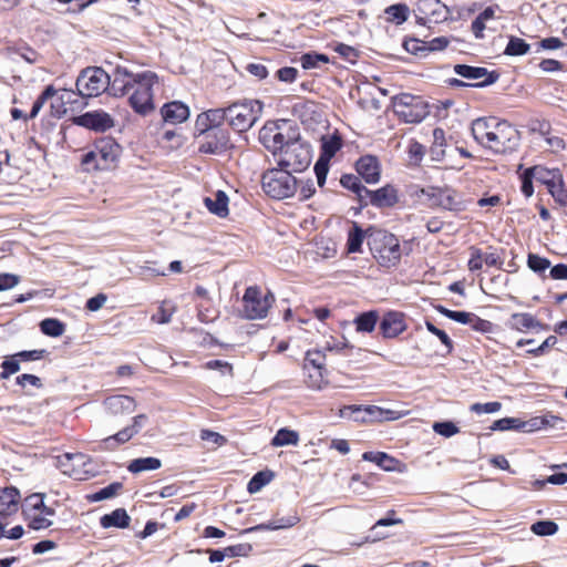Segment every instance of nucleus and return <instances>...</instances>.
I'll return each mask as SVG.
<instances>
[{"mask_svg": "<svg viewBox=\"0 0 567 567\" xmlns=\"http://www.w3.org/2000/svg\"><path fill=\"white\" fill-rule=\"evenodd\" d=\"M158 82V76L151 71L133 73L126 68L117 66L113 72L111 94L124 96L130 94L128 102L132 109L147 115L154 109L153 85Z\"/></svg>", "mask_w": 567, "mask_h": 567, "instance_id": "nucleus-1", "label": "nucleus"}, {"mask_svg": "<svg viewBox=\"0 0 567 567\" xmlns=\"http://www.w3.org/2000/svg\"><path fill=\"white\" fill-rule=\"evenodd\" d=\"M275 157L279 167L300 173L309 167L312 152L310 145L300 138L296 128Z\"/></svg>", "mask_w": 567, "mask_h": 567, "instance_id": "nucleus-2", "label": "nucleus"}, {"mask_svg": "<svg viewBox=\"0 0 567 567\" xmlns=\"http://www.w3.org/2000/svg\"><path fill=\"white\" fill-rule=\"evenodd\" d=\"M120 154L121 146L113 138L104 137L83 155L82 166L86 172L106 171L115 166Z\"/></svg>", "mask_w": 567, "mask_h": 567, "instance_id": "nucleus-3", "label": "nucleus"}, {"mask_svg": "<svg viewBox=\"0 0 567 567\" xmlns=\"http://www.w3.org/2000/svg\"><path fill=\"white\" fill-rule=\"evenodd\" d=\"M261 183L265 193L276 199L291 197L297 190V179L292 172L281 167L265 172Z\"/></svg>", "mask_w": 567, "mask_h": 567, "instance_id": "nucleus-4", "label": "nucleus"}, {"mask_svg": "<svg viewBox=\"0 0 567 567\" xmlns=\"http://www.w3.org/2000/svg\"><path fill=\"white\" fill-rule=\"evenodd\" d=\"M262 104L258 100H244L228 106V124L236 132H246L259 120Z\"/></svg>", "mask_w": 567, "mask_h": 567, "instance_id": "nucleus-5", "label": "nucleus"}, {"mask_svg": "<svg viewBox=\"0 0 567 567\" xmlns=\"http://www.w3.org/2000/svg\"><path fill=\"white\" fill-rule=\"evenodd\" d=\"M75 85L80 96L94 97L107 89L111 91L112 80L102 68L92 66L81 71Z\"/></svg>", "mask_w": 567, "mask_h": 567, "instance_id": "nucleus-6", "label": "nucleus"}, {"mask_svg": "<svg viewBox=\"0 0 567 567\" xmlns=\"http://www.w3.org/2000/svg\"><path fill=\"white\" fill-rule=\"evenodd\" d=\"M241 301L243 317L248 320H257L266 318L275 301V296L270 291L262 293L258 286H250L246 289Z\"/></svg>", "mask_w": 567, "mask_h": 567, "instance_id": "nucleus-7", "label": "nucleus"}, {"mask_svg": "<svg viewBox=\"0 0 567 567\" xmlns=\"http://www.w3.org/2000/svg\"><path fill=\"white\" fill-rule=\"evenodd\" d=\"M519 145V132L507 121H497L486 148L499 154L512 153Z\"/></svg>", "mask_w": 567, "mask_h": 567, "instance_id": "nucleus-8", "label": "nucleus"}, {"mask_svg": "<svg viewBox=\"0 0 567 567\" xmlns=\"http://www.w3.org/2000/svg\"><path fill=\"white\" fill-rule=\"evenodd\" d=\"M295 130L296 127L286 120L268 122L261 127L259 140L275 156L278 151L284 147V144L287 143V140H289L290 134H292Z\"/></svg>", "mask_w": 567, "mask_h": 567, "instance_id": "nucleus-9", "label": "nucleus"}, {"mask_svg": "<svg viewBox=\"0 0 567 567\" xmlns=\"http://www.w3.org/2000/svg\"><path fill=\"white\" fill-rule=\"evenodd\" d=\"M394 112L406 123H420L429 115L426 103L420 96L410 94L396 97Z\"/></svg>", "mask_w": 567, "mask_h": 567, "instance_id": "nucleus-10", "label": "nucleus"}, {"mask_svg": "<svg viewBox=\"0 0 567 567\" xmlns=\"http://www.w3.org/2000/svg\"><path fill=\"white\" fill-rule=\"evenodd\" d=\"M372 250L379 264L385 267L396 265L401 258L399 239L392 234L380 233L374 239Z\"/></svg>", "mask_w": 567, "mask_h": 567, "instance_id": "nucleus-11", "label": "nucleus"}, {"mask_svg": "<svg viewBox=\"0 0 567 567\" xmlns=\"http://www.w3.org/2000/svg\"><path fill=\"white\" fill-rule=\"evenodd\" d=\"M416 18L422 24L427 22L440 23L450 17L449 8L440 0H419L416 3Z\"/></svg>", "mask_w": 567, "mask_h": 567, "instance_id": "nucleus-12", "label": "nucleus"}, {"mask_svg": "<svg viewBox=\"0 0 567 567\" xmlns=\"http://www.w3.org/2000/svg\"><path fill=\"white\" fill-rule=\"evenodd\" d=\"M360 410L355 412L353 421L359 423L393 421L402 415L393 410L383 409L377 405H357Z\"/></svg>", "mask_w": 567, "mask_h": 567, "instance_id": "nucleus-13", "label": "nucleus"}, {"mask_svg": "<svg viewBox=\"0 0 567 567\" xmlns=\"http://www.w3.org/2000/svg\"><path fill=\"white\" fill-rule=\"evenodd\" d=\"M228 143V132L221 127H215L205 135V141L200 144L199 151L206 154H219L227 148Z\"/></svg>", "mask_w": 567, "mask_h": 567, "instance_id": "nucleus-14", "label": "nucleus"}, {"mask_svg": "<svg viewBox=\"0 0 567 567\" xmlns=\"http://www.w3.org/2000/svg\"><path fill=\"white\" fill-rule=\"evenodd\" d=\"M454 72L467 80H482L480 83L474 84V86H485L493 84L497 76L489 73L485 68L480 66H471L466 64H456L454 66Z\"/></svg>", "mask_w": 567, "mask_h": 567, "instance_id": "nucleus-15", "label": "nucleus"}, {"mask_svg": "<svg viewBox=\"0 0 567 567\" xmlns=\"http://www.w3.org/2000/svg\"><path fill=\"white\" fill-rule=\"evenodd\" d=\"M78 123L86 128L101 132L111 128L114 124L112 117L103 111L87 112L78 118Z\"/></svg>", "mask_w": 567, "mask_h": 567, "instance_id": "nucleus-16", "label": "nucleus"}, {"mask_svg": "<svg viewBox=\"0 0 567 567\" xmlns=\"http://www.w3.org/2000/svg\"><path fill=\"white\" fill-rule=\"evenodd\" d=\"M104 406L112 415L131 414L136 409V403L128 395H112L104 401Z\"/></svg>", "mask_w": 567, "mask_h": 567, "instance_id": "nucleus-17", "label": "nucleus"}, {"mask_svg": "<svg viewBox=\"0 0 567 567\" xmlns=\"http://www.w3.org/2000/svg\"><path fill=\"white\" fill-rule=\"evenodd\" d=\"M380 330L384 338L392 339L405 330L403 316L400 312H388L380 322Z\"/></svg>", "mask_w": 567, "mask_h": 567, "instance_id": "nucleus-18", "label": "nucleus"}, {"mask_svg": "<svg viewBox=\"0 0 567 567\" xmlns=\"http://www.w3.org/2000/svg\"><path fill=\"white\" fill-rule=\"evenodd\" d=\"M365 202L380 208L391 207L398 202L396 190L390 185L377 190H369V194H365Z\"/></svg>", "mask_w": 567, "mask_h": 567, "instance_id": "nucleus-19", "label": "nucleus"}, {"mask_svg": "<svg viewBox=\"0 0 567 567\" xmlns=\"http://www.w3.org/2000/svg\"><path fill=\"white\" fill-rule=\"evenodd\" d=\"M358 174L369 184L378 183L380 179L379 162L374 156L367 155L357 162Z\"/></svg>", "mask_w": 567, "mask_h": 567, "instance_id": "nucleus-20", "label": "nucleus"}, {"mask_svg": "<svg viewBox=\"0 0 567 567\" xmlns=\"http://www.w3.org/2000/svg\"><path fill=\"white\" fill-rule=\"evenodd\" d=\"M161 114L166 123L178 124L186 121L189 116V109L186 104L174 101L163 105Z\"/></svg>", "mask_w": 567, "mask_h": 567, "instance_id": "nucleus-21", "label": "nucleus"}, {"mask_svg": "<svg viewBox=\"0 0 567 567\" xmlns=\"http://www.w3.org/2000/svg\"><path fill=\"white\" fill-rule=\"evenodd\" d=\"M483 264L488 267H496L502 265V260L496 251L483 252L477 248H472L471 258L468 260V269L471 271L481 270Z\"/></svg>", "mask_w": 567, "mask_h": 567, "instance_id": "nucleus-22", "label": "nucleus"}, {"mask_svg": "<svg viewBox=\"0 0 567 567\" xmlns=\"http://www.w3.org/2000/svg\"><path fill=\"white\" fill-rule=\"evenodd\" d=\"M20 492L16 487H6L0 492V514L10 516L19 508Z\"/></svg>", "mask_w": 567, "mask_h": 567, "instance_id": "nucleus-23", "label": "nucleus"}, {"mask_svg": "<svg viewBox=\"0 0 567 567\" xmlns=\"http://www.w3.org/2000/svg\"><path fill=\"white\" fill-rule=\"evenodd\" d=\"M498 120L494 117L489 118H476L472 123V134L475 141L482 146H486L489 138L491 132L494 130Z\"/></svg>", "mask_w": 567, "mask_h": 567, "instance_id": "nucleus-24", "label": "nucleus"}, {"mask_svg": "<svg viewBox=\"0 0 567 567\" xmlns=\"http://www.w3.org/2000/svg\"><path fill=\"white\" fill-rule=\"evenodd\" d=\"M299 520L300 517L298 516L297 512H293L288 516L275 518L274 520H270L268 523L259 524L257 526L247 528L245 533H250L254 530H277L280 528H289L298 524Z\"/></svg>", "mask_w": 567, "mask_h": 567, "instance_id": "nucleus-25", "label": "nucleus"}, {"mask_svg": "<svg viewBox=\"0 0 567 567\" xmlns=\"http://www.w3.org/2000/svg\"><path fill=\"white\" fill-rule=\"evenodd\" d=\"M228 196L225 192L218 190L214 194V197H205L204 204L209 213L218 216L226 217L228 215Z\"/></svg>", "mask_w": 567, "mask_h": 567, "instance_id": "nucleus-26", "label": "nucleus"}, {"mask_svg": "<svg viewBox=\"0 0 567 567\" xmlns=\"http://www.w3.org/2000/svg\"><path fill=\"white\" fill-rule=\"evenodd\" d=\"M550 173L547 172L545 168L539 166H534L530 168H527L522 177V193L526 197H530L534 193L533 187V178H536L544 183L545 175H549Z\"/></svg>", "mask_w": 567, "mask_h": 567, "instance_id": "nucleus-27", "label": "nucleus"}, {"mask_svg": "<svg viewBox=\"0 0 567 567\" xmlns=\"http://www.w3.org/2000/svg\"><path fill=\"white\" fill-rule=\"evenodd\" d=\"M539 326V322L536 318L530 313H513L507 321V327L517 330L519 332H525L527 330L534 329Z\"/></svg>", "mask_w": 567, "mask_h": 567, "instance_id": "nucleus-28", "label": "nucleus"}, {"mask_svg": "<svg viewBox=\"0 0 567 567\" xmlns=\"http://www.w3.org/2000/svg\"><path fill=\"white\" fill-rule=\"evenodd\" d=\"M340 184L357 194L359 202L362 206H367L368 202H365V194H369V189L361 184V181L358 176L352 174H346L341 176Z\"/></svg>", "mask_w": 567, "mask_h": 567, "instance_id": "nucleus-29", "label": "nucleus"}, {"mask_svg": "<svg viewBox=\"0 0 567 567\" xmlns=\"http://www.w3.org/2000/svg\"><path fill=\"white\" fill-rule=\"evenodd\" d=\"M544 184L547 185L548 192L557 204L560 206H567V190L564 188V183L560 176L555 178V175H553L551 178H547V175H545Z\"/></svg>", "mask_w": 567, "mask_h": 567, "instance_id": "nucleus-30", "label": "nucleus"}, {"mask_svg": "<svg viewBox=\"0 0 567 567\" xmlns=\"http://www.w3.org/2000/svg\"><path fill=\"white\" fill-rule=\"evenodd\" d=\"M130 516L123 508H117L110 514L101 517V526L104 528L118 527L125 528L130 524Z\"/></svg>", "mask_w": 567, "mask_h": 567, "instance_id": "nucleus-31", "label": "nucleus"}, {"mask_svg": "<svg viewBox=\"0 0 567 567\" xmlns=\"http://www.w3.org/2000/svg\"><path fill=\"white\" fill-rule=\"evenodd\" d=\"M306 372V384L312 390H322L327 384L326 369H303Z\"/></svg>", "mask_w": 567, "mask_h": 567, "instance_id": "nucleus-32", "label": "nucleus"}, {"mask_svg": "<svg viewBox=\"0 0 567 567\" xmlns=\"http://www.w3.org/2000/svg\"><path fill=\"white\" fill-rule=\"evenodd\" d=\"M363 460L375 463L379 467L384 471H394L398 461L383 452H365L362 455Z\"/></svg>", "mask_w": 567, "mask_h": 567, "instance_id": "nucleus-33", "label": "nucleus"}, {"mask_svg": "<svg viewBox=\"0 0 567 567\" xmlns=\"http://www.w3.org/2000/svg\"><path fill=\"white\" fill-rule=\"evenodd\" d=\"M162 466V462L157 457H140L131 461L127 470L131 473L137 474L144 471H155Z\"/></svg>", "mask_w": 567, "mask_h": 567, "instance_id": "nucleus-34", "label": "nucleus"}, {"mask_svg": "<svg viewBox=\"0 0 567 567\" xmlns=\"http://www.w3.org/2000/svg\"><path fill=\"white\" fill-rule=\"evenodd\" d=\"M43 497V494L39 493L27 497L23 505V513L25 514V512L33 513V511H42V513H44L47 516H54V509L44 505Z\"/></svg>", "mask_w": 567, "mask_h": 567, "instance_id": "nucleus-35", "label": "nucleus"}, {"mask_svg": "<svg viewBox=\"0 0 567 567\" xmlns=\"http://www.w3.org/2000/svg\"><path fill=\"white\" fill-rule=\"evenodd\" d=\"M299 435L296 431L289 429H280L271 440V445L275 447L286 445H297Z\"/></svg>", "mask_w": 567, "mask_h": 567, "instance_id": "nucleus-36", "label": "nucleus"}, {"mask_svg": "<svg viewBox=\"0 0 567 567\" xmlns=\"http://www.w3.org/2000/svg\"><path fill=\"white\" fill-rule=\"evenodd\" d=\"M303 369H326V353L323 350H308L303 360Z\"/></svg>", "mask_w": 567, "mask_h": 567, "instance_id": "nucleus-37", "label": "nucleus"}, {"mask_svg": "<svg viewBox=\"0 0 567 567\" xmlns=\"http://www.w3.org/2000/svg\"><path fill=\"white\" fill-rule=\"evenodd\" d=\"M364 233L362 228L357 224L353 223L352 228L349 230L348 234V251L349 252H359L361 251V246L363 243Z\"/></svg>", "mask_w": 567, "mask_h": 567, "instance_id": "nucleus-38", "label": "nucleus"}, {"mask_svg": "<svg viewBox=\"0 0 567 567\" xmlns=\"http://www.w3.org/2000/svg\"><path fill=\"white\" fill-rule=\"evenodd\" d=\"M134 431H132L128 426L124 427L123 430L118 431L114 435H111L106 437L103 441V444L105 449L114 450L118 445L126 443L134 436Z\"/></svg>", "mask_w": 567, "mask_h": 567, "instance_id": "nucleus-39", "label": "nucleus"}, {"mask_svg": "<svg viewBox=\"0 0 567 567\" xmlns=\"http://www.w3.org/2000/svg\"><path fill=\"white\" fill-rule=\"evenodd\" d=\"M25 517L29 520V527L34 530L45 529L52 525L51 516H47L42 511L25 512Z\"/></svg>", "mask_w": 567, "mask_h": 567, "instance_id": "nucleus-40", "label": "nucleus"}, {"mask_svg": "<svg viewBox=\"0 0 567 567\" xmlns=\"http://www.w3.org/2000/svg\"><path fill=\"white\" fill-rule=\"evenodd\" d=\"M378 322V315L374 311L361 313L355 318L354 323L357 331L360 332H372Z\"/></svg>", "mask_w": 567, "mask_h": 567, "instance_id": "nucleus-41", "label": "nucleus"}, {"mask_svg": "<svg viewBox=\"0 0 567 567\" xmlns=\"http://www.w3.org/2000/svg\"><path fill=\"white\" fill-rule=\"evenodd\" d=\"M40 329L43 334L54 338L62 336L65 330L64 324L60 320L53 318L42 320L40 322Z\"/></svg>", "mask_w": 567, "mask_h": 567, "instance_id": "nucleus-42", "label": "nucleus"}, {"mask_svg": "<svg viewBox=\"0 0 567 567\" xmlns=\"http://www.w3.org/2000/svg\"><path fill=\"white\" fill-rule=\"evenodd\" d=\"M529 44L525 40L512 35L508 39L504 53L511 56L524 55L529 51Z\"/></svg>", "mask_w": 567, "mask_h": 567, "instance_id": "nucleus-43", "label": "nucleus"}, {"mask_svg": "<svg viewBox=\"0 0 567 567\" xmlns=\"http://www.w3.org/2000/svg\"><path fill=\"white\" fill-rule=\"evenodd\" d=\"M388 20L398 24L403 23L408 19L409 8L405 4H392L385 9Z\"/></svg>", "mask_w": 567, "mask_h": 567, "instance_id": "nucleus-44", "label": "nucleus"}, {"mask_svg": "<svg viewBox=\"0 0 567 567\" xmlns=\"http://www.w3.org/2000/svg\"><path fill=\"white\" fill-rule=\"evenodd\" d=\"M272 473L268 471H261L256 473L248 483L247 489L250 494L259 492L265 485L270 483Z\"/></svg>", "mask_w": 567, "mask_h": 567, "instance_id": "nucleus-45", "label": "nucleus"}, {"mask_svg": "<svg viewBox=\"0 0 567 567\" xmlns=\"http://www.w3.org/2000/svg\"><path fill=\"white\" fill-rule=\"evenodd\" d=\"M202 118L209 121L214 127H220L226 120L228 122V106L224 109H213L202 113Z\"/></svg>", "mask_w": 567, "mask_h": 567, "instance_id": "nucleus-46", "label": "nucleus"}, {"mask_svg": "<svg viewBox=\"0 0 567 567\" xmlns=\"http://www.w3.org/2000/svg\"><path fill=\"white\" fill-rule=\"evenodd\" d=\"M56 93V90L53 87V85H48L44 91L40 94V96L34 101L32 109L30 111V114L28 115L29 118H34L45 104V102L54 96Z\"/></svg>", "mask_w": 567, "mask_h": 567, "instance_id": "nucleus-47", "label": "nucleus"}, {"mask_svg": "<svg viewBox=\"0 0 567 567\" xmlns=\"http://www.w3.org/2000/svg\"><path fill=\"white\" fill-rule=\"evenodd\" d=\"M436 310L443 316L447 317L451 320H454L458 323L470 324L472 317L474 313L465 312V311H454L450 310L443 306H437Z\"/></svg>", "mask_w": 567, "mask_h": 567, "instance_id": "nucleus-48", "label": "nucleus"}, {"mask_svg": "<svg viewBox=\"0 0 567 567\" xmlns=\"http://www.w3.org/2000/svg\"><path fill=\"white\" fill-rule=\"evenodd\" d=\"M530 529L538 536H550L557 533L558 525L551 520H539L534 523Z\"/></svg>", "mask_w": 567, "mask_h": 567, "instance_id": "nucleus-49", "label": "nucleus"}, {"mask_svg": "<svg viewBox=\"0 0 567 567\" xmlns=\"http://www.w3.org/2000/svg\"><path fill=\"white\" fill-rule=\"evenodd\" d=\"M527 265L534 272L542 275L550 267V261L536 254H528Z\"/></svg>", "mask_w": 567, "mask_h": 567, "instance_id": "nucleus-50", "label": "nucleus"}, {"mask_svg": "<svg viewBox=\"0 0 567 567\" xmlns=\"http://www.w3.org/2000/svg\"><path fill=\"white\" fill-rule=\"evenodd\" d=\"M122 488L121 483H112L106 487L101 488L99 492L94 493L90 496L92 502H100L107 498H111L117 494V492Z\"/></svg>", "mask_w": 567, "mask_h": 567, "instance_id": "nucleus-51", "label": "nucleus"}, {"mask_svg": "<svg viewBox=\"0 0 567 567\" xmlns=\"http://www.w3.org/2000/svg\"><path fill=\"white\" fill-rule=\"evenodd\" d=\"M252 550V546L249 543H243L237 545H231L224 548L226 558L233 557H247Z\"/></svg>", "mask_w": 567, "mask_h": 567, "instance_id": "nucleus-52", "label": "nucleus"}, {"mask_svg": "<svg viewBox=\"0 0 567 567\" xmlns=\"http://www.w3.org/2000/svg\"><path fill=\"white\" fill-rule=\"evenodd\" d=\"M2 372L0 373V380H7L12 374L20 371V363L16 355H11L1 363Z\"/></svg>", "mask_w": 567, "mask_h": 567, "instance_id": "nucleus-53", "label": "nucleus"}, {"mask_svg": "<svg viewBox=\"0 0 567 567\" xmlns=\"http://www.w3.org/2000/svg\"><path fill=\"white\" fill-rule=\"evenodd\" d=\"M328 58L324 54L307 53L301 56V65L306 70L316 69L321 63H327Z\"/></svg>", "mask_w": 567, "mask_h": 567, "instance_id": "nucleus-54", "label": "nucleus"}, {"mask_svg": "<svg viewBox=\"0 0 567 567\" xmlns=\"http://www.w3.org/2000/svg\"><path fill=\"white\" fill-rule=\"evenodd\" d=\"M434 143L431 147V153L434 159H440L444 155L443 142L444 131L442 128H435L433 131Z\"/></svg>", "mask_w": 567, "mask_h": 567, "instance_id": "nucleus-55", "label": "nucleus"}, {"mask_svg": "<svg viewBox=\"0 0 567 567\" xmlns=\"http://www.w3.org/2000/svg\"><path fill=\"white\" fill-rule=\"evenodd\" d=\"M522 425H523V423L518 419L504 417V419H499V420L495 421L492 424L491 430L492 431H507V430L518 429Z\"/></svg>", "mask_w": 567, "mask_h": 567, "instance_id": "nucleus-56", "label": "nucleus"}, {"mask_svg": "<svg viewBox=\"0 0 567 567\" xmlns=\"http://www.w3.org/2000/svg\"><path fill=\"white\" fill-rule=\"evenodd\" d=\"M433 431L444 437H451L458 433V427L450 421L435 422L433 424Z\"/></svg>", "mask_w": 567, "mask_h": 567, "instance_id": "nucleus-57", "label": "nucleus"}, {"mask_svg": "<svg viewBox=\"0 0 567 567\" xmlns=\"http://www.w3.org/2000/svg\"><path fill=\"white\" fill-rule=\"evenodd\" d=\"M341 143L339 137H330L322 142V154L320 157L330 159L340 150Z\"/></svg>", "mask_w": 567, "mask_h": 567, "instance_id": "nucleus-58", "label": "nucleus"}, {"mask_svg": "<svg viewBox=\"0 0 567 567\" xmlns=\"http://www.w3.org/2000/svg\"><path fill=\"white\" fill-rule=\"evenodd\" d=\"M329 161L324 157H319V159L315 164V173L317 176V182L319 186H323L328 172H329Z\"/></svg>", "mask_w": 567, "mask_h": 567, "instance_id": "nucleus-59", "label": "nucleus"}, {"mask_svg": "<svg viewBox=\"0 0 567 567\" xmlns=\"http://www.w3.org/2000/svg\"><path fill=\"white\" fill-rule=\"evenodd\" d=\"M426 326V329L433 333L434 336H436L441 342L446 347V350H447V353H451L452 350H453V342L452 340L450 339V337L446 334L445 331L436 328L432 322L430 321H426L425 323Z\"/></svg>", "mask_w": 567, "mask_h": 567, "instance_id": "nucleus-60", "label": "nucleus"}, {"mask_svg": "<svg viewBox=\"0 0 567 567\" xmlns=\"http://www.w3.org/2000/svg\"><path fill=\"white\" fill-rule=\"evenodd\" d=\"M501 408L502 404L499 402L474 403L471 405V411L476 414H489L498 412Z\"/></svg>", "mask_w": 567, "mask_h": 567, "instance_id": "nucleus-61", "label": "nucleus"}, {"mask_svg": "<svg viewBox=\"0 0 567 567\" xmlns=\"http://www.w3.org/2000/svg\"><path fill=\"white\" fill-rule=\"evenodd\" d=\"M45 350H30V351H20L14 353L16 358L19 360V363L22 361H37L43 358Z\"/></svg>", "mask_w": 567, "mask_h": 567, "instance_id": "nucleus-62", "label": "nucleus"}, {"mask_svg": "<svg viewBox=\"0 0 567 567\" xmlns=\"http://www.w3.org/2000/svg\"><path fill=\"white\" fill-rule=\"evenodd\" d=\"M200 439L203 441L212 442L218 446H221L226 443V437L220 435L217 432L210 431V430H203L200 432Z\"/></svg>", "mask_w": 567, "mask_h": 567, "instance_id": "nucleus-63", "label": "nucleus"}, {"mask_svg": "<svg viewBox=\"0 0 567 567\" xmlns=\"http://www.w3.org/2000/svg\"><path fill=\"white\" fill-rule=\"evenodd\" d=\"M20 281L19 276L12 274H0V291L12 289Z\"/></svg>", "mask_w": 567, "mask_h": 567, "instance_id": "nucleus-64", "label": "nucleus"}]
</instances>
